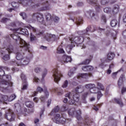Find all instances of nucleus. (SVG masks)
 <instances>
[{"instance_id": "47", "label": "nucleus", "mask_w": 126, "mask_h": 126, "mask_svg": "<svg viewBox=\"0 0 126 126\" xmlns=\"http://www.w3.org/2000/svg\"><path fill=\"white\" fill-rule=\"evenodd\" d=\"M34 71L35 72H36V73H38V72H39L40 71H41V68H39V67H36L34 69Z\"/></svg>"}, {"instance_id": "5", "label": "nucleus", "mask_w": 126, "mask_h": 126, "mask_svg": "<svg viewBox=\"0 0 126 126\" xmlns=\"http://www.w3.org/2000/svg\"><path fill=\"white\" fill-rule=\"evenodd\" d=\"M5 118L10 122H13L15 119V115L12 110L9 109L5 112Z\"/></svg>"}, {"instance_id": "27", "label": "nucleus", "mask_w": 126, "mask_h": 126, "mask_svg": "<svg viewBox=\"0 0 126 126\" xmlns=\"http://www.w3.org/2000/svg\"><path fill=\"white\" fill-rule=\"evenodd\" d=\"M112 27H115L118 24V21L116 19H113L110 23Z\"/></svg>"}, {"instance_id": "24", "label": "nucleus", "mask_w": 126, "mask_h": 126, "mask_svg": "<svg viewBox=\"0 0 126 126\" xmlns=\"http://www.w3.org/2000/svg\"><path fill=\"white\" fill-rule=\"evenodd\" d=\"M114 102L117 103L121 106V107L123 106L124 104L123 103V101L121 99L114 98Z\"/></svg>"}, {"instance_id": "48", "label": "nucleus", "mask_w": 126, "mask_h": 126, "mask_svg": "<svg viewBox=\"0 0 126 126\" xmlns=\"http://www.w3.org/2000/svg\"><path fill=\"white\" fill-rule=\"evenodd\" d=\"M46 19H47V20H49V19H52V17H51V14H47L46 15Z\"/></svg>"}, {"instance_id": "58", "label": "nucleus", "mask_w": 126, "mask_h": 126, "mask_svg": "<svg viewBox=\"0 0 126 126\" xmlns=\"http://www.w3.org/2000/svg\"><path fill=\"white\" fill-rule=\"evenodd\" d=\"M37 94H38V92H34L33 93V94H32V96L34 97L35 96H36V95H37Z\"/></svg>"}, {"instance_id": "15", "label": "nucleus", "mask_w": 126, "mask_h": 126, "mask_svg": "<svg viewBox=\"0 0 126 126\" xmlns=\"http://www.w3.org/2000/svg\"><path fill=\"white\" fill-rule=\"evenodd\" d=\"M10 69L7 67H0V76H3L4 75V70H9Z\"/></svg>"}, {"instance_id": "51", "label": "nucleus", "mask_w": 126, "mask_h": 126, "mask_svg": "<svg viewBox=\"0 0 126 126\" xmlns=\"http://www.w3.org/2000/svg\"><path fill=\"white\" fill-rule=\"evenodd\" d=\"M60 20V18L57 16H55L54 17V21L55 22H59V21Z\"/></svg>"}, {"instance_id": "19", "label": "nucleus", "mask_w": 126, "mask_h": 126, "mask_svg": "<svg viewBox=\"0 0 126 126\" xmlns=\"http://www.w3.org/2000/svg\"><path fill=\"white\" fill-rule=\"evenodd\" d=\"M30 60L28 58H24L23 60H22L21 61V64L22 65H27V64H28L29 63Z\"/></svg>"}, {"instance_id": "50", "label": "nucleus", "mask_w": 126, "mask_h": 126, "mask_svg": "<svg viewBox=\"0 0 126 126\" xmlns=\"http://www.w3.org/2000/svg\"><path fill=\"white\" fill-rule=\"evenodd\" d=\"M50 9V7L49 6H44L42 8V10H47Z\"/></svg>"}, {"instance_id": "18", "label": "nucleus", "mask_w": 126, "mask_h": 126, "mask_svg": "<svg viewBox=\"0 0 126 126\" xmlns=\"http://www.w3.org/2000/svg\"><path fill=\"white\" fill-rule=\"evenodd\" d=\"M28 5L29 6H31V7H32V8H36V7H38V6H40V4H35V3L29 1L28 3Z\"/></svg>"}, {"instance_id": "22", "label": "nucleus", "mask_w": 126, "mask_h": 126, "mask_svg": "<svg viewBox=\"0 0 126 126\" xmlns=\"http://www.w3.org/2000/svg\"><path fill=\"white\" fill-rule=\"evenodd\" d=\"M26 106L28 108H33L34 107V103L30 101H26Z\"/></svg>"}, {"instance_id": "57", "label": "nucleus", "mask_w": 126, "mask_h": 126, "mask_svg": "<svg viewBox=\"0 0 126 126\" xmlns=\"http://www.w3.org/2000/svg\"><path fill=\"white\" fill-rule=\"evenodd\" d=\"M123 21L124 22H126V14H125L123 16Z\"/></svg>"}, {"instance_id": "21", "label": "nucleus", "mask_w": 126, "mask_h": 126, "mask_svg": "<svg viewBox=\"0 0 126 126\" xmlns=\"http://www.w3.org/2000/svg\"><path fill=\"white\" fill-rule=\"evenodd\" d=\"M119 7L118 5H114L113 9H112V13L113 14H116L119 12Z\"/></svg>"}, {"instance_id": "20", "label": "nucleus", "mask_w": 126, "mask_h": 126, "mask_svg": "<svg viewBox=\"0 0 126 126\" xmlns=\"http://www.w3.org/2000/svg\"><path fill=\"white\" fill-rule=\"evenodd\" d=\"M23 55H24V52H23V54L21 52H18L17 53L16 59L18 61H21L23 59Z\"/></svg>"}, {"instance_id": "29", "label": "nucleus", "mask_w": 126, "mask_h": 126, "mask_svg": "<svg viewBox=\"0 0 126 126\" xmlns=\"http://www.w3.org/2000/svg\"><path fill=\"white\" fill-rule=\"evenodd\" d=\"M83 23V21L82 20V18H79L76 19V24L77 25H80V24H82Z\"/></svg>"}, {"instance_id": "64", "label": "nucleus", "mask_w": 126, "mask_h": 126, "mask_svg": "<svg viewBox=\"0 0 126 126\" xmlns=\"http://www.w3.org/2000/svg\"><path fill=\"white\" fill-rule=\"evenodd\" d=\"M33 101H34V102H35V103H38V98L34 97L33 98Z\"/></svg>"}, {"instance_id": "13", "label": "nucleus", "mask_w": 126, "mask_h": 126, "mask_svg": "<svg viewBox=\"0 0 126 126\" xmlns=\"http://www.w3.org/2000/svg\"><path fill=\"white\" fill-rule=\"evenodd\" d=\"M45 39L47 41H48V42H50V41H55L56 39V35L48 33L45 37Z\"/></svg>"}, {"instance_id": "34", "label": "nucleus", "mask_w": 126, "mask_h": 126, "mask_svg": "<svg viewBox=\"0 0 126 126\" xmlns=\"http://www.w3.org/2000/svg\"><path fill=\"white\" fill-rule=\"evenodd\" d=\"M30 39H31V41L32 42V41L36 40L37 38H36V36H35V35L33 34V33H31Z\"/></svg>"}, {"instance_id": "17", "label": "nucleus", "mask_w": 126, "mask_h": 126, "mask_svg": "<svg viewBox=\"0 0 126 126\" xmlns=\"http://www.w3.org/2000/svg\"><path fill=\"white\" fill-rule=\"evenodd\" d=\"M84 91V87L80 85L76 87L75 91L76 93H82Z\"/></svg>"}, {"instance_id": "28", "label": "nucleus", "mask_w": 126, "mask_h": 126, "mask_svg": "<svg viewBox=\"0 0 126 126\" xmlns=\"http://www.w3.org/2000/svg\"><path fill=\"white\" fill-rule=\"evenodd\" d=\"M85 125L87 126H91L92 121L90 120V118H88L85 119Z\"/></svg>"}, {"instance_id": "3", "label": "nucleus", "mask_w": 126, "mask_h": 126, "mask_svg": "<svg viewBox=\"0 0 126 126\" xmlns=\"http://www.w3.org/2000/svg\"><path fill=\"white\" fill-rule=\"evenodd\" d=\"M65 96V97H67L68 99H70L69 102L70 105H73L75 102H78L79 101V94L74 92H69Z\"/></svg>"}, {"instance_id": "54", "label": "nucleus", "mask_w": 126, "mask_h": 126, "mask_svg": "<svg viewBox=\"0 0 126 126\" xmlns=\"http://www.w3.org/2000/svg\"><path fill=\"white\" fill-rule=\"evenodd\" d=\"M117 74H118V72H115L113 73L112 74V77H116V76L117 75Z\"/></svg>"}, {"instance_id": "8", "label": "nucleus", "mask_w": 126, "mask_h": 126, "mask_svg": "<svg viewBox=\"0 0 126 126\" xmlns=\"http://www.w3.org/2000/svg\"><path fill=\"white\" fill-rule=\"evenodd\" d=\"M71 61H72V60L71 57L64 55L61 60V63H63V64H64V63H71Z\"/></svg>"}, {"instance_id": "6", "label": "nucleus", "mask_w": 126, "mask_h": 126, "mask_svg": "<svg viewBox=\"0 0 126 126\" xmlns=\"http://www.w3.org/2000/svg\"><path fill=\"white\" fill-rule=\"evenodd\" d=\"M52 72L54 81L58 83L61 80V77L63 76V75L61 73V71H59L57 68L53 69Z\"/></svg>"}, {"instance_id": "41", "label": "nucleus", "mask_w": 126, "mask_h": 126, "mask_svg": "<svg viewBox=\"0 0 126 126\" xmlns=\"http://www.w3.org/2000/svg\"><path fill=\"white\" fill-rule=\"evenodd\" d=\"M2 59L4 61H8V60H9L10 58L9 57V55H4V57H3Z\"/></svg>"}, {"instance_id": "46", "label": "nucleus", "mask_w": 126, "mask_h": 126, "mask_svg": "<svg viewBox=\"0 0 126 126\" xmlns=\"http://www.w3.org/2000/svg\"><path fill=\"white\" fill-rule=\"evenodd\" d=\"M102 21H103V22H104V23H106L107 20H106V16L105 15H102Z\"/></svg>"}, {"instance_id": "43", "label": "nucleus", "mask_w": 126, "mask_h": 126, "mask_svg": "<svg viewBox=\"0 0 126 126\" xmlns=\"http://www.w3.org/2000/svg\"><path fill=\"white\" fill-rule=\"evenodd\" d=\"M91 62V60L90 59H88L85 60V61L83 62L82 63L83 64H88Z\"/></svg>"}, {"instance_id": "38", "label": "nucleus", "mask_w": 126, "mask_h": 126, "mask_svg": "<svg viewBox=\"0 0 126 126\" xmlns=\"http://www.w3.org/2000/svg\"><path fill=\"white\" fill-rule=\"evenodd\" d=\"M47 73H48V70H47V69H46V68L44 69L43 72L42 73L43 78H44L45 77V76H46V75H47Z\"/></svg>"}, {"instance_id": "49", "label": "nucleus", "mask_w": 126, "mask_h": 126, "mask_svg": "<svg viewBox=\"0 0 126 126\" xmlns=\"http://www.w3.org/2000/svg\"><path fill=\"white\" fill-rule=\"evenodd\" d=\"M103 96V94L101 93V92H98V95H97V99L99 100L101 97Z\"/></svg>"}, {"instance_id": "25", "label": "nucleus", "mask_w": 126, "mask_h": 126, "mask_svg": "<svg viewBox=\"0 0 126 126\" xmlns=\"http://www.w3.org/2000/svg\"><path fill=\"white\" fill-rule=\"evenodd\" d=\"M57 53L58 54H63V53H64V51L63 49L62 45H60L57 48Z\"/></svg>"}, {"instance_id": "10", "label": "nucleus", "mask_w": 126, "mask_h": 126, "mask_svg": "<svg viewBox=\"0 0 126 126\" xmlns=\"http://www.w3.org/2000/svg\"><path fill=\"white\" fill-rule=\"evenodd\" d=\"M17 33H19V34H22L23 35H28V31L26 29H16Z\"/></svg>"}, {"instance_id": "62", "label": "nucleus", "mask_w": 126, "mask_h": 126, "mask_svg": "<svg viewBox=\"0 0 126 126\" xmlns=\"http://www.w3.org/2000/svg\"><path fill=\"white\" fill-rule=\"evenodd\" d=\"M44 93L46 97H48V96H49V92H48V91H45Z\"/></svg>"}, {"instance_id": "52", "label": "nucleus", "mask_w": 126, "mask_h": 126, "mask_svg": "<svg viewBox=\"0 0 126 126\" xmlns=\"http://www.w3.org/2000/svg\"><path fill=\"white\" fill-rule=\"evenodd\" d=\"M30 30H32V32H36V28H34L33 27H31L30 28Z\"/></svg>"}, {"instance_id": "14", "label": "nucleus", "mask_w": 126, "mask_h": 126, "mask_svg": "<svg viewBox=\"0 0 126 126\" xmlns=\"http://www.w3.org/2000/svg\"><path fill=\"white\" fill-rule=\"evenodd\" d=\"M115 57H116V55H115V53L113 52H109L107 54V61H112V60H114L115 58Z\"/></svg>"}, {"instance_id": "39", "label": "nucleus", "mask_w": 126, "mask_h": 126, "mask_svg": "<svg viewBox=\"0 0 126 126\" xmlns=\"http://www.w3.org/2000/svg\"><path fill=\"white\" fill-rule=\"evenodd\" d=\"M67 110V107L66 106V104L63 105V107L61 108V111L62 112H64V111H66Z\"/></svg>"}, {"instance_id": "61", "label": "nucleus", "mask_w": 126, "mask_h": 126, "mask_svg": "<svg viewBox=\"0 0 126 126\" xmlns=\"http://www.w3.org/2000/svg\"><path fill=\"white\" fill-rule=\"evenodd\" d=\"M34 80L35 82H38L39 81V78L36 77H34Z\"/></svg>"}, {"instance_id": "59", "label": "nucleus", "mask_w": 126, "mask_h": 126, "mask_svg": "<svg viewBox=\"0 0 126 126\" xmlns=\"http://www.w3.org/2000/svg\"><path fill=\"white\" fill-rule=\"evenodd\" d=\"M112 68H114V63H112L109 65V69H112Z\"/></svg>"}, {"instance_id": "32", "label": "nucleus", "mask_w": 126, "mask_h": 126, "mask_svg": "<svg viewBox=\"0 0 126 126\" xmlns=\"http://www.w3.org/2000/svg\"><path fill=\"white\" fill-rule=\"evenodd\" d=\"M110 1L109 0H101L100 1V3L102 5H105V4H108V3Z\"/></svg>"}, {"instance_id": "7", "label": "nucleus", "mask_w": 126, "mask_h": 126, "mask_svg": "<svg viewBox=\"0 0 126 126\" xmlns=\"http://www.w3.org/2000/svg\"><path fill=\"white\" fill-rule=\"evenodd\" d=\"M53 121L56 124H62V125H63V124L65 123V119L61 117V115L59 114L55 115L54 118L53 119Z\"/></svg>"}, {"instance_id": "36", "label": "nucleus", "mask_w": 126, "mask_h": 126, "mask_svg": "<svg viewBox=\"0 0 126 126\" xmlns=\"http://www.w3.org/2000/svg\"><path fill=\"white\" fill-rule=\"evenodd\" d=\"M11 5L13 6V7L17 8V7H18L19 4H18V3L16 2H12Z\"/></svg>"}, {"instance_id": "33", "label": "nucleus", "mask_w": 126, "mask_h": 126, "mask_svg": "<svg viewBox=\"0 0 126 126\" xmlns=\"http://www.w3.org/2000/svg\"><path fill=\"white\" fill-rule=\"evenodd\" d=\"M9 20V19L7 18L3 17L0 20V21L1 23H5L7 21H8Z\"/></svg>"}, {"instance_id": "40", "label": "nucleus", "mask_w": 126, "mask_h": 126, "mask_svg": "<svg viewBox=\"0 0 126 126\" xmlns=\"http://www.w3.org/2000/svg\"><path fill=\"white\" fill-rule=\"evenodd\" d=\"M15 98H16V95H15L14 94H13L10 96L9 100V101H13V100L15 99Z\"/></svg>"}, {"instance_id": "56", "label": "nucleus", "mask_w": 126, "mask_h": 126, "mask_svg": "<svg viewBox=\"0 0 126 126\" xmlns=\"http://www.w3.org/2000/svg\"><path fill=\"white\" fill-rule=\"evenodd\" d=\"M111 72H112V70H111L110 69H108L106 71V73H107V74H111Z\"/></svg>"}, {"instance_id": "55", "label": "nucleus", "mask_w": 126, "mask_h": 126, "mask_svg": "<svg viewBox=\"0 0 126 126\" xmlns=\"http://www.w3.org/2000/svg\"><path fill=\"white\" fill-rule=\"evenodd\" d=\"M126 88H123L122 90V94H124V93H125V92H126Z\"/></svg>"}, {"instance_id": "63", "label": "nucleus", "mask_w": 126, "mask_h": 126, "mask_svg": "<svg viewBox=\"0 0 126 126\" xmlns=\"http://www.w3.org/2000/svg\"><path fill=\"white\" fill-rule=\"evenodd\" d=\"M72 74H73V72H72L71 71H69L68 73V75L69 76H71V75H72Z\"/></svg>"}, {"instance_id": "11", "label": "nucleus", "mask_w": 126, "mask_h": 126, "mask_svg": "<svg viewBox=\"0 0 126 126\" xmlns=\"http://www.w3.org/2000/svg\"><path fill=\"white\" fill-rule=\"evenodd\" d=\"M0 52L1 55H3L4 54H7V53H8V54H10V53H12L13 52V48H12V47H10L7 49L3 48L1 49Z\"/></svg>"}, {"instance_id": "4", "label": "nucleus", "mask_w": 126, "mask_h": 126, "mask_svg": "<svg viewBox=\"0 0 126 126\" xmlns=\"http://www.w3.org/2000/svg\"><path fill=\"white\" fill-rule=\"evenodd\" d=\"M68 114L69 116L76 117L78 121H81L82 120L81 118V110L80 109L76 111L75 108H71L68 111Z\"/></svg>"}, {"instance_id": "2", "label": "nucleus", "mask_w": 126, "mask_h": 126, "mask_svg": "<svg viewBox=\"0 0 126 126\" xmlns=\"http://www.w3.org/2000/svg\"><path fill=\"white\" fill-rule=\"evenodd\" d=\"M38 21L40 24L45 25V21H44V18H43V14L40 13H34L32 15V17L28 20V22L32 23V22H35V21Z\"/></svg>"}, {"instance_id": "16", "label": "nucleus", "mask_w": 126, "mask_h": 126, "mask_svg": "<svg viewBox=\"0 0 126 126\" xmlns=\"http://www.w3.org/2000/svg\"><path fill=\"white\" fill-rule=\"evenodd\" d=\"M82 70L84 71H90L94 69V67L92 66H85L82 67Z\"/></svg>"}, {"instance_id": "44", "label": "nucleus", "mask_w": 126, "mask_h": 126, "mask_svg": "<svg viewBox=\"0 0 126 126\" xmlns=\"http://www.w3.org/2000/svg\"><path fill=\"white\" fill-rule=\"evenodd\" d=\"M68 84V82L67 80H66L64 82L63 84V85L62 87L63 88H66V87H67V85Z\"/></svg>"}, {"instance_id": "30", "label": "nucleus", "mask_w": 126, "mask_h": 126, "mask_svg": "<svg viewBox=\"0 0 126 126\" xmlns=\"http://www.w3.org/2000/svg\"><path fill=\"white\" fill-rule=\"evenodd\" d=\"M97 88L98 89H100V90H102V91H104L105 90V88L104 87V86L100 83H97Z\"/></svg>"}, {"instance_id": "37", "label": "nucleus", "mask_w": 126, "mask_h": 126, "mask_svg": "<svg viewBox=\"0 0 126 126\" xmlns=\"http://www.w3.org/2000/svg\"><path fill=\"white\" fill-rule=\"evenodd\" d=\"M20 15L22 16L23 19H26L27 18V15L25 13H20Z\"/></svg>"}, {"instance_id": "12", "label": "nucleus", "mask_w": 126, "mask_h": 126, "mask_svg": "<svg viewBox=\"0 0 126 126\" xmlns=\"http://www.w3.org/2000/svg\"><path fill=\"white\" fill-rule=\"evenodd\" d=\"M92 76V73H82L79 74L77 76V79H79L80 77L82 78H85V79H87V78H89V77H91Z\"/></svg>"}, {"instance_id": "31", "label": "nucleus", "mask_w": 126, "mask_h": 126, "mask_svg": "<svg viewBox=\"0 0 126 126\" xmlns=\"http://www.w3.org/2000/svg\"><path fill=\"white\" fill-rule=\"evenodd\" d=\"M60 111V107L59 106H56L52 110L51 114L53 115V113H58Z\"/></svg>"}, {"instance_id": "23", "label": "nucleus", "mask_w": 126, "mask_h": 126, "mask_svg": "<svg viewBox=\"0 0 126 126\" xmlns=\"http://www.w3.org/2000/svg\"><path fill=\"white\" fill-rule=\"evenodd\" d=\"M8 96L7 95H1L0 96V103H2L3 101H7Z\"/></svg>"}, {"instance_id": "1", "label": "nucleus", "mask_w": 126, "mask_h": 126, "mask_svg": "<svg viewBox=\"0 0 126 126\" xmlns=\"http://www.w3.org/2000/svg\"><path fill=\"white\" fill-rule=\"evenodd\" d=\"M18 34H19L18 32H16V30L15 29L14 30V34L11 35V37H12L13 39L15 40L16 42H17V40L19 41L20 43V47L21 48H22V50L23 51H26V52H27L28 53H31L30 52V45L24 40L22 39V38H20V36H18Z\"/></svg>"}, {"instance_id": "9", "label": "nucleus", "mask_w": 126, "mask_h": 126, "mask_svg": "<svg viewBox=\"0 0 126 126\" xmlns=\"http://www.w3.org/2000/svg\"><path fill=\"white\" fill-rule=\"evenodd\" d=\"M5 77L7 80H2V79H0V84L2 83V84H4V85H9V86H12V83L9 84V82L8 81V79L10 78V76L7 75L5 76Z\"/></svg>"}, {"instance_id": "35", "label": "nucleus", "mask_w": 126, "mask_h": 126, "mask_svg": "<svg viewBox=\"0 0 126 126\" xmlns=\"http://www.w3.org/2000/svg\"><path fill=\"white\" fill-rule=\"evenodd\" d=\"M103 10H104V12H105L106 13H109L111 12V10H112V9L110 7H106Z\"/></svg>"}, {"instance_id": "42", "label": "nucleus", "mask_w": 126, "mask_h": 126, "mask_svg": "<svg viewBox=\"0 0 126 126\" xmlns=\"http://www.w3.org/2000/svg\"><path fill=\"white\" fill-rule=\"evenodd\" d=\"M36 90H37V92H39V93H42V92L44 91V90L43 89V88L40 87H38L37 88Z\"/></svg>"}, {"instance_id": "26", "label": "nucleus", "mask_w": 126, "mask_h": 126, "mask_svg": "<svg viewBox=\"0 0 126 126\" xmlns=\"http://www.w3.org/2000/svg\"><path fill=\"white\" fill-rule=\"evenodd\" d=\"M123 78L124 75H122L120 76L119 80H118V86H119V87L123 85V82H124V81H123Z\"/></svg>"}, {"instance_id": "45", "label": "nucleus", "mask_w": 126, "mask_h": 126, "mask_svg": "<svg viewBox=\"0 0 126 126\" xmlns=\"http://www.w3.org/2000/svg\"><path fill=\"white\" fill-rule=\"evenodd\" d=\"M21 78L24 81H25L26 80V77L25 76V75H24V74H21Z\"/></svg>"}, {"instance_id": "53", "label": "nucleus", "mask_w": 126, "mask_h": 126, "mask_svg": "<svg viewBox=\"0 0 126 126\" xmlns=\"http://www.w3.org/2000/svg\"><path fill=\"white\" fill-rule=\"evenodd\" d=\"M95 87V84H90V89H92Z\"/></svg>"}, {"instance_id": "60", "label": "nucleus", "mask_w": 126, "mask_h": 126, "mask_svg": "<svg viewBox=\"0 0 126 126\" xmlns=\"http://www.w3.org/2000/svg\"><path fill=\"white\" fill-rule=\"evenodd\" d=\"M40 100L41 102H45V97L44 96H41Z\"/></svg>"}]
</instances>
